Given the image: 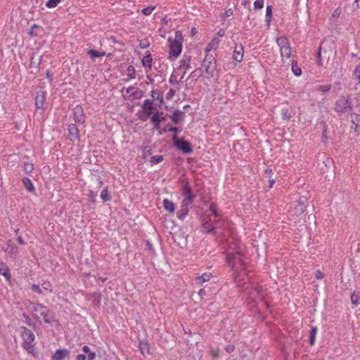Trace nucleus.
<instances>
[{
    "label": "nucleus",
    "instance_id": "nucleus-1",
    "mask_svg": "<svg viewBox=\"0 0 360 360\" xmlns=\"http://www.w3.org/2000/svg\"><path fill=\"white\" fill-rule=\"evenodd\" d=\"M181 191L184 198L181 202V208L177 212V217L179 219H184L188 215L190 205L195 196L192 193L191 188L186 179L182 180Z\"/></svg>",
    "mask_w": 360,
    "mask_h": 360
},
{
    "label": "nucleus",
    "instance_id": "nucleus-2",
    "mask_svg": "<svg viewBox=\"0 0 360 360\" xmlns=\"http://www.w3.org/2000/svg\"><path fill=\"white\" fill-rule=\"evenodd\" d=\"M19 331L23 340L22 347L29 352H31L33 349V342L35 339L34 333L25 327H20Z\"/></svg>",
    "mask_w": 360,
    "mask_h": 360
},
{
    "label": "nucleus",
    "instance_id": "nucleus-3",
    "mask_svg": "<svg viewBox=\"0 0 360 360\" xmlns=\"http://www.w3.org/2000/svg\"><path fill=\"white\" fill-rule=\"evenodd\" d=\"M352 109L351 101L344 96H340L335 103L334 110L338 116H342Z\"/></svg>",
    "mask_w": 360,
    "mask_h": 360
},
{
    "label": "nucleus",
    "instance_id": "nucleus-4",
    "mask_svg": "<svg viewBox=\"0 0 360 360\" xmlns=\"http://www.w3.org/2000/svg\"><path fill=\"white\" fill-rule=\"evenodd\" d=\"M207 77H212L217 68L216 60L211 54H207L202 61Z\"/></svg>",
    "mask_w": 360,
    "mask_h": 360
},
{
    "label": "nucleus",
    "instance_id": "nucleus-5",
    "mask_svg": "<svg viewBox=\"0 0 360 360\" xmlns=\"http://www.w3.org/2000/svg\"><path fill=\"white\" fill-rule=\"evenodd\" d=\"M179 36H181L179 32H176V38ZM168 41L169 42V54L172 55L174 58H176L181 53L182 50V44L181 43L177 40L176 39L172 40L171 38L168 39Z\"/></svg>",
    "mask_w": 360,
    "mask_h": 360
},
{
    "label": "nucleus",
    "instance_id": "nucleus-6",
    "mask_svg": "<svg viewBox=\"0 0 360 360\" xmlns=\"http://www.w3.org/2000/svg\"><path fill=\"white\" fill-rule=\"evenodd\" d=\"M227 262L236 269H243V261L238 252L229 253L226 258Z\"/></svg>",
    "mask_w": 360,
    "mask_h": 360
},
{
    "label": "nucleus",
    "instance_id": "nucleus-7",
    "mask_svg": "<svg viewBox=\"0 0 360 360\" xmlns=\"http://www.w3.org/2000/svg\"><path fill=\"white\" fill-rule=\"evenodd\" d=\"M173 141L174 146L184 153H188L192 151L191 143L184 139H178L174 136Z\"/></svg>",
    "mask_w": 360,
    "mask_h": 360
},
{
    "label": "nucleus",
    "instance_id": "nucleus-8",
    "mask_svg": "<svg viewBox=\"0 0 360 360\" xmlns=\"http://www.w3.org/2000/svg\"><path fill=\"white\" fill-rule=\"evenodd\" d=\"M28 309L33 314L37 319H40V316L44 311H47V307L39 303H30Z\"/></svg>",
    "mask_w": 360,
    "mask_h": 360
},
{
    "label": "nucleus",
    "instance_id": "nucleus-9",
    "mask_svg": "<svg viewBox=\"0 0 360 360\" xmlns=\"http://www.w3.org/2000/svg\"><path fill=\"white\" fill-rule=\"evenodd\" d=\"M142 108L143 110V116L141 119L143 121L146 120V118L152 115L154 109L153 101L150 99H146L142 104Z\"/></svg>",
    "mask_w": 360,
    "mask_h": 360
},
{
    "label": "nucleus",
    "instance_id": "nucleus-10",
    "mask_svg": "<svg viewBox=\"0 0 360 360\" xmlns=\"http://www.w3.org/2000/svg\"><path fill=\"white\" fill-rule=\"evenodd\" d=\"M73 117L75 122L83 124L85 122V115L84 113L83 108L77 105L73 110Z\"/></svg>",
    "mask_w": 360,
    "mask_h": 360
},
{
    "label": "nucleus",
    "instance_id": "nucleus-11",
    "mask_svg": "<svg viewBox=\"0 0 360 360\" xmlns=\"http://www.w3.org/2000/svg\"><path fill=\"white\" fill-rule=\"evenodd\" d=\"M43 319L45 323L51 325L58 326L59 323L57 320H56L54 315L52 312L50 311L49 309H47V311H44V313L40 316L39 319Z\"/></svg>",
    "mask_w": 360,
    "mask_h": 360
},
{
    "label": "nucleus",
    "instance_id": "nucleus-12",
    "mask_svg": "<svg viewBox=\"0 0 360 360\" xmlns=\"http://www.w3.org/2000/svg\"><path fill=\"white\" fill-rule=\"evenodd\" d=\"M46 93L44 91H38L35 97V105L38 109H44Z\"/></svg>",
    "mask_w": 360,
    "mask_h": 360
},
{
    "label": "nucleus",
    "instance_id": "nucleus-13",
    "mask_svg": "<svg viewBox=\"0 0 360 360\" xmlns=\"http://www.w3.org/2000/svg\"><path fill=\"white\" fill-rule=\"evenodd\" d=\"M68 131L69 133V138L72 141H79V129L76 124H71L68 125Z\"/></svg>",
    "mask_w": 360,
    "mask_h": 360
},
{
    "label": "nucleus",
    "instance_id": "nucleus-14",
    "mask_svg": "<svg viewBox=\"0 0 360 360\" xmlns=\"http://www.w3.org/2000/svg\"><path fill=\"white\" fill-rule=\"evenodd\" d=\"M243 53L244 50L242 44H236L233 54V59L237 62H240L243 57Z\"/></svg>",
    "mask_w": 360,
    "mask_h": 360
},
{
    "label": "nucleus",
    "instance_id": "nucleus-15",
    "mask_svg": "<svg viewBox=\"0 0 360 360\" xmlns=\"http://www.w3.org/2000/svg\"><path fill=\"white\" fill-rule=\"evenodd\" d=\"M185 116V112L181 111L179 110H176L174 112L172 115H169V117L172 119V122L177 124L181 123L184 120V117Z\"/></svg>",
    "mask_w": 360,
    "mask_h": 360
},
{
    "label": "nucleus",
    "instance_id": "nucleus-16",
    "mask_svg": "<svg viewBox=\"0 0 360 360\" xmlns=\"http://www.w3.org/2000/svg\"><path fill=\"white\" fill-rule=\"evenodd\" d=\"M0 274L3 276L6 280L11 283V276L8 266L3 262H0Z\"/></svg>",
    "mask_w": 360,
    "mask_h": 360
},
{
    "label": "nucleus",
    "instance_id": "nucleus-17",
    "mask_svg": "<svg viewBox=\"0 0 360 360\" xmlns=\"http://www.w3.org/2000/svg\"><path fill=\"white\" fill-rule=\"evenodd\" d=\"M191 56L184 55L182 59L179 61L180 65L179 69L184 68L186 70L191 69Z\"/></svg>",
    "mask_w": 360,
    "mask_h": 360
},
{
    "label": "nucleus",
    "instance_id": "nucleus-18",
    "mask_svg": "<svg viewBox=\"0 0 360 360\" xmlns=\"http://www.w3.org/2000/svg\"><path fill=\"white\" fill-rule=\"evenodd\" d=\"M69 352L67 349H58L52 356L53 360H63L67 357Z\"/></svg>",
    "mask_w": 360,
    "mask_h": 360
},
{
    "label": "nucleus",
    "instance_id": "nucleus-19",
    "mask_svg": "<svg viewBox=\"0 0 360 360\" xmlns=\"http://www.w3.org/2000/svg\"><path fill=\"white\" fill-rule=\"evenodd\" d=\"M163 207L164 209L169 212V213H174L176 209L175 204L168 199H165L163 200Z\"/></svg>",
    "mask_w": 360,
    "mask_h": 360
},
{
    "label": "nucleus",
    "instance_id": "nucleus-20",
    "mask_svg": "<svg viewBox=\"0 0 360 360\" xmlns=\"http://www.w3.org/2000/svg\"><path fill=\"white\" fill-rule=\"evenodd\" d=\"M151 97L153 100L158 101L159 103L158 105H161L163 103V96L161 92L158 90H153L151 91Z\"/></svg>",
    "mask_w": 360,
    "mask_h": 360
},
{
    "label": "nucleus",
    "instance_id": "nucleus-21",
    "mask_svg": "<svg viewBox=\"0 0 360 360\" xmlns=\"http://www.w3.org/2000/svg\"><path fill=\"white\" fill-rule=\"evenodd\" d=\"M352 122L355 125V131L360 128V115L356 113L351 114Z\"/></svg>",
    "mask_w": 360,
    "mask_h": 360
},
{
    "label": "nucleus",
    "instance_id": "nucleus-22",
    "mask_svg": "<svg viewBox=\"0 0 360 360\" xmlns=\"http://www.w3.org/2000/svg\"><path fill=\"white\" fill-rule=\"evenodd\" d=\"M291 51L292 49L289 45H287L285 46L281 47L280 49L281 55L282 57H285L287 58H289L291 56Z\"/></svg>",
    "mask_w": 360,
    "mask_h": 360
},
{
    "label": "nucleus",
    "instance_id": "nucleus-23",
    "mask_svg": "<svg viewBox=\"0 0 360 360\" xmlns=\"http://www.w3.org/2000/svg\"><path fill=\"white\" fill-rule=\"evenodd\" d=\"M291 69L295 76H300L302 74L301 68L297 65V62L292 60L291 62Z\"/></svg>",
    "mask_w": 360,
    "mask_h": 360
},
{
    "label": "nucleus",
    "instance_id": "nucleus-24",
    "mask_svg": "<svg viewBox=\"0 0 360 360\" xmlns=\"http://www.w3.org/2000/svg\"><path fill=\"white\" fill-rule=\"evenodd\" d=\"M152 56L150 54L146 55L142 58V64L145 67H148L149 68H151V63H152Z\"/></svg>",
    "mask_w": 360,
    "mask_h": 360
},
{
    "label": "nucleus",
    "instance_id": "nucleus-25",
    "mask_svg": "<svg viewBox=\"0 0 360 360\" xmlns=\"http://www.w3.org/2000/svg\"><path fill=\"white\" fill-rule=\"evenodd\" d=\"M211 277L210 274L205 273L201 276L198 277L197 282L198 284L202 285L203 283L209 281Z\"/></svg>",
    "mask_w": 360,
    "mask_h": 360
},
{
    "label": "nucleus",
    "instance_id": "nucleus-26",
    "mask_svg": "<svg viewBox=\"0 0 360 360\" xmlns=\"http://www.w3.org/2000/svg\"><path fill=\"white\" fill-rule=\"evenodd\" d=\"M276 42H277V44L278 46H279V48L281 49V47H283V46H285L287 45H289V41L287 39L286 37H278L277 39H276Z\"/></svg>",
    "mask_w": 360,
    "mask_h": 360
},
{
    "label": "nucleus",
    "instance_id": "nucleus-27",
    "mask_svg": "<svg viewBox=\"0 0 360 360\" xmlns=\"http://www.w3.org/2000/svg\"><path fill=\"white\" fill-rule=\"evenodd\" d=\"M22 182L27 191H32L34 190V186L30 179L24 178Z\"/></svg>",
    "mask_w": 360,
    "mask_h": 360
},
{
    "label": "nucleus",
    "instance_id": "nucleus-28",
    "mask_svg": "<svg viewBox=\"0 0 360 360\" xmlns=\"http://www.w3.org/2000/svg\"><path fill=\"white\" fill-rule=\"evenodd\" d=\"M272 17V6H267L266 9V22L269 25Z\"/></svg>",
    "mask_w": 360,
    "mask_h": 360
},
{
    "label": "nucleus",
    "instance_id": "nucleus-29",
    "mask_svg": "<svg viewBox=\"0 0 360 360\" xmlns=\"http://www.w3.org/2000/svg\"><path fill=\"white\" fill-rule=\"evenodd\" d=\"M317 333V328L316 327H314L311 328L310 332V338H309V342L311 345H313L316 340V335Z\"/></svg>",
    "mask_w": 360,
    "mask_h": 360
},
{
    "label": "nucleus",
    "instance_id": "nucleus-30",
    "mask_svg": "<svg viewBox=\"0 0 360 360\" xmlns=\"http://www.w3.org/2000/svg\"><path fill=\"white\" fill-rule=\"evenodd\" d=\"M61 1L62 0H49L46 3V6L49 8H56Z\"/></svg>",
    "mask_w": 360,
    "mask_h": 360
},
{
    "label": "nucleus",
    "instance_id": "nucleus-31",
    "mask_svg": "<svg viewBox=\"0 0 360 360\" xmlns=\"http://www.w3.org/2000/svg\"><path fill=\"white\" fill-rule=\"evenodd\" d=\"M140 349L143 355L149 354V346L146 342H141Z\"/></svg>",
    "mask_w": 360,
    "mask_h": 360
},
{
    "label": "nucleus",
    "instance_id": "nucleus-32",
    "mask_svg": "<svg viewBox=\"0 0 360 360\" xmlns=\"http://www.w3.org/2000/svg\"><path fill=\"white\" fill-rule=\"evenodd\" d=\"M163 115V112H157L155 113H154L152 117H151V122L153 123L154 122H161V120H160V115Z\"/></svg>",
    "mask_w": 360,
    "mask_h": 360
},
{
    "label": "nucleus",
    "instance_id": "nucleus-33",
    "mask_svg": "<svg viewBox=\"0 0 360 360\" xmlns=\"http://www.w3.org/2000/svg\"><path fill=\"white\" fill-rule=\"evenodd\" d=\"M100 197L104 202L110 200V196L107 188H105L101 191Z\"/></svg>",
    "mask_w": 360,
    "mask_h": 360
},
{
    "label": "nucleus",
    "instance_id": "nucleus-34",
    "mask_svg": "<svg viewBox=\"0 0 360 360\" xmlns=\"http://www.w3.org/2000/svg\"><path fill=\"white\" fill-rule=\"evenodd\" d=\"M86 53L91 56L92 60H94L96 58H99V52L96 50L89 49Z\"/></svg>",
    "mask_w": 360,
    "mask_h": 360
},
{
    "label": "nucleus",
    "instance_id": "nucleus-35",
    "mask_svg": "<svg viewBox=\"0 0 360 360\" xmlns=\"http://www.w3.org/2000/svg\"><path fill=\"white\" fill-rule=\"evenodd\" d=\"M155 8V6H150L142 9L141 12L145 15H149L151 14Z\"/></svg>",
    "mask_w": 360,
    "mask_h": 360
},
{
    "label": "nucleus",
    "instance_id": "nucleus-36",
    "mask_svg": "<svg viewBox=\"0 0 360 360\" xmlns=\"http://www.w3.org/2000/svg\"><path fill=\"white\" fill-rule=\"evenodd\" d=\"M331 84L319 85L317 90L323 93L328 91L331 89Z\"/></svg>",
    "mask_w": 360,
    "mask_h": 360
},
{
    "label": "nucleus",
    "instance_id": "nucleus-37",
    "mask_svg": "<svg viewBox=\"0 0 360 360\" xmlns=\"http://www.w3.org/2000/svg\"><path fill=\"white\" fill-rule=\"evenodd\" d=\"M128 76L130 79L135 78V68L132 65H129L127 70Z\"/></svg>",
    "mask_w": 360,
    "mask_h": 360
},
{
    "label": "nucleus",
    "instance_id": "nucleus-38",
    "mask_svg": "<svg viewBox=\"0 0 360 360\" xmlns=\"http://www.w3.org/2000/svg\"><path fill=\"white\" fill-rule=\"evenodd\" d=\"M282 116L284 120H289L291 117V114L288 108L282 109Z\"/></svg>",
    "mask_w": 360,
    "mask_h": 360
},
{
    "label": "nucleus",
    "instance_id": "nucleus-39",
    "mask_svg": "<svg viewBox=\"0 0 360 360\" xmlns=\"http://www.w3.org/2000/svg\"><path fill=\"white\" fill-rule=\"evenodd\" d=\"M210 212H211L210 217L213 215L214 217H217L219 216V214L218 213L217 210V207L214 205H211L210 207Z\"/></svg>",
    "mask_w": 360,
    "mask_h": 360
},
{
    "label": "nucleus",
    "instance_id": "nucleus-40",
    "mask_svg": "<svg viewBox=\"0 0 360 360\" xmlns=\"http://www.w3.org/2000/svg\"><path fill=\"white\" fill-rule=\"evenodd\" d=\"M351 302L354 305H357L358 304V302H359V296L358 295L354 292L352 295H351Z\"/></svg>",
    "mask_w": 360,
    "mask_h": 360
},
{
    "label": "nucleus",
    "instance_id": "nucleus-41",
    "mask_svg": "<svg viewBox=\"0 0 360 360\" xmlns=\"http://www.w3.org/2000/svg\"><path fill=\"white\" fill-rule=\"evenodd\" d=\"M264 0H256L254 2V7L255 9H260L264 6Z\"/></svg>",
    "mask_w": 360,
    "mask_h": 360
},
{
    "label": "nucleus",
    "instance_id": "nucleus-42",
    "mask_svg": "<svg viewBox=\"0 0 360 360\" xmlns=\"http://www.w3.org/2000/svg\"><path fill=\"white\" fill-rule=\"evenodd\" d=\"M33 168H34V165L32 163L27 162V163L25 164V165H24V171L26 173L31 172L33 170Z\"/></svg>",
    "mask_w": 360,
    "mask_h": 360
},
{
    "label": "nucleus",
    "instance_id": "nucleus-43",
    "mask_svg": "<svg viewBox=\"0 0 360 360\" xmlns=\"http://www.w3.org/2000/svg\"><path fill=\"white\" fill-rule=\"evenodd\" d=\"M354 74L356 79H358L359 84H360V65L356 67Z\"/></svg>",
    "mask_w": 360,
    "mask_h": 360
},
{
    "label": "nucleus",
    "instance_id": "nucleus-44",
    "mask_svg": "<svg viewBox=\"0 0 360 360\" xmlns=\"http://www.w3.org/2000/svg\"><path fill=\"white\" fill-rule=\"evenodd\" d=\"M42 288L45 290L51 291V284L49 281L44 282L42 283Z\"/></svg>",
    "mask_w": 360,
    "mask_h": 360
},
{
    "label": "nucleus",
    "instance_id": "nucleus-45",
    "mask_svg": "<svg viewBox=\"0 0 360 360\" xmlns=\"http://www.w3.org/2000/svg\"><path fill=\"white\" fill-rule=\"evenodd\" d=\"M233 13V11L231 8H229L228 10H226L225 11V13L221 16V18H223L224 20L226 18H228L231 15H232Z\"/></svg>",
    "mask_w": 360,
    "mask_h": 360
},
{
    "label": "nucleus",
    "instance_id": "nucleus-46",
    "mask_svg": "<svg viewBox=\"0 0 360 360\" xmlns=\"http://www.w3.org/2000/svg\"><path fill=\"white\" fill-rule=\"evenodd\" d=\"M181 131V129H179L178 127H170L169 129H168V131L169 132H173L174 134V136H176V134L178 133H179L180 131Z\"/></svg>",
    "mask_w": 360,
    "mask_h": 360
},
{
    "label": "nucleus",
    "instance_id": "nucleus-47",
    "mask_svg": "<svg viewBox=\"0 0 360 360\" xmlns=\"http://www.w3.org/2000/svg\"><path fill=\"white\" fill-rule=\"evenodd\" d=\"M127 93L131 95L135 96L136 94V91H135V87L134 86H129L127 89Z\"/></svg>",
    "mask_w": 360,
    "mask_h": 360
},
{
    "label": "nucleus",
    "instance_id": "nucleus-48",
    "mask_svg": "<svg viewBox=\"0 0 360 360\" xmlns=\"http://www.w3.org/2000/svg\"><path fill=\"white\" fill-rule=\"evenodd\" d=\"M315 277L318 280H321L323 278V274L320 270H317L315 272Z\"/></svg>",
    "mask_w": 360,
    "mask_h": 360
},
{
    "label": "nucleus",
    "instance_id": "nucleus-49",
    "mask_svg": "<svg viewBox=\"0 0 360 360\" xmlns=\"http://www.w3.org/2000/svg\"><path fill=\"white\" fill-rule=\"evenodd\" d=\"M174 94H175V90L170 89L169 92L167 94V96H166L167 99L172 98L173 96H174Z\"/></svg>",
    "mask_w": 360,
    "mask_h": 360
},
{
    "label": "nucleus",
    "instance_id": "nucleus-50",
    "mask_svg": "<svg viewBox=\"0 0 360 360\" xmlns=\"http://www.w3.org/2000/svg\"><path fill=\"white\" fill-rule=\"evenodd\" d=\"M32 290L34 292H37L38 293H41V290L40 288V287L38 285H36V284H33L32 285Z\"/></svg>",
    "mask_w": 360,
    "mask_h": 360
},
{
    "label": "nucleus",
    "instance_id": "nucleus-51",
    "mask_svg": "<svg viewBox=\"0 0 360 360\" xmlns=\"http://www.w3.org/2000/svg\"><path fill=\"white\" fill-rule=\"evenodd\" d=\"M139 45L141 49H146L149 46V42L147 40H143Z\"/></svg>",
    "mask_w": 360,
    "mask_h": 360
},
{
    "label": "nucleus",
    "instance_id": "nucleus-52",
    "mask_svg": "<svg viewBox=\"0 0 360 360\" xmlns=\"http://www.w3.org/2000/svg\"><path fill=\"white\" fill-rule=\"evenodd\" d=\"M219 350L218 349H212L211 350V355L213 357H218L219 356Z\"/></svg>",
    "mask_w": 360,
    "mask_h": 360
},
{
    "label": "nucleus",
    "instance_id": "nucleus-53",
    "mask_svg": "<svg viewBox=\"0 0 360 360\" xmlns=\"http://www.w3.org/2000/svg\"><path fill=\"white\" fill-rule=\"evenodd\" d=\"M39 27V25H37V24H34V25H32V26L31 27L30 34L31 35H33V34H34V33L35 30H36V29H38Z\"/></svg>",
    "mask_w": 360,
    "mask_h": 360
},
{
    "label": "nucleus",
    "instance_id": "nucleus-54",
    "mask_svg": "<svg viewBox=\"0 0 360 360\" xmlns=\"http://www.w3.org/2000/svg\"><path fill=\"white\" fill-rule=\"evenodd\" d=\"M41 60V59L39 60ZM40 64V61L37 62V63L34 61V57H32L31 58V62H30V67H38V65Z\"/></svg>",
    "mask_w": 360,
    "mask_h": 360
},
{
    "label": "nucleus",
    "instance_id": "nucleus-55",
    "mask_svg": "<svg viewBox=\"0 0 360 360\" xmlns=\"http://www.w3.org/2000/svg\"><path fill=\"white\" fill-rule=\"evenodd\" d=\"M304 211V205H300L297 208V212L295 214H302Z\"/></svg>",
    "mask_w": 360,
    "mask_h": 360
},
{
    "label": "nucleus",
    "instance_id": "nucleus-56",
    "mask_svg": "<svg viewBox=\"0 0 360 360\" xmlns=\"http://www.w3.org/2000/svg\"><path fill=\"white\" fill-rule=\"evenodd\" d=\"M95 356H96L95 353L90 352L89 353H88L86 358L88 360H93L95 358Z\"/></svg>",
    "mask_w": 360,
    "mask_h": 360
},
{
    "label": "nucleus",
    "instance_id": "nucleus-57",
    "mask_svg": "<svg viewBox=\"0 0 360 360\" xmlns=\"http://www.w3.org/2000/svg\"><path fill=\"white\" fill-rule=\"evenodd\" d=\"M317 60H318V65H321V46L319 48V52L317 53Z\"/></svg>",
    "mask_w": 360,
    "mask_h": 360
},
{
    "label": "nucleus",
    "instance_id": "nucleus-58",
    "mask_svg": "<svg viewBox=\"0 0 360 360\" xmlns=\"http://www.w3.org/2000/svg\"><path fill=\"white\" fill-rule=\"evenodd\" d=\"M86 356L84 354H78L76 356V360H85Z\"/></svg>",
    "mask_w": 360,
    "mask_h": 360
},
{
    "label": "nucleus",
    "instance_id": "nucleus-59",
    "mask_svg": "<svg viewBox=\"0 0 360 360\" xmlns=\"http://www.w3.org/2000/svg\"><path fill=\"white\" fill-rule=\"evenodd\" d=\"M226 350L229 352V353H231L233 351V346L232 345H228L226 347Z\"/></svg>",
    "mask_w": 360,
    "mask_h": 360
},
{
    "label": "nucleus",
    "instance_id": "nucleus-60",
    "mask_svg": "<svg viewBox=\"0 0 360 360\" xmlns=\"http://www.w3.org/2000/svg\"><path fill=\"white\" fill-rule=\"evenodd\" d=\"M153 124H154L155 129H156L158 130L160 129V122H154Z\"/></svg>",
    "mask_w": 360,
    "mask_h": 360
},
{
    "label": "nucleus",
    "instance_id": "nucleus-61",
    "mask_svg": "<svg viewBox=\"0 0 360 360\" xmlns=\"http://www.w3.org/2000/svg\"><path fill=\"white\" fill-rule=\"evenodd\" d=\"M82 350L85 353H87V354L90 352V349H89V347H87V346H84L83 348H82Z\"/></svg>",
    "mask_w": 360,
    "mask_h": 360
},
{
    "label": "nucleus",
    "instance_id": "nucleus-62",
    "mask_svg": "<svg viewBox=\"0 0 360 360\" xmlns=\"http://www.w3.org/2000/svg\"><path fill=\"white\" fill-rule=\"evenodd\" d=\"M168 127H165L164 129H162L160 131V133L162 134V133H165L167 131H168Z\"/></svg>",
    "mask_w": 360,
    "mask_h": 360
},
{
    "label": "nucleus",
    "instance_id": "nucleus-63",
    "mask_svg": "<svg viewBox=\"0 0 360 360\" xmlns=\"http://www.w3.org/2000/svg\"><path fill=\"white\" fill-rule=\"evenodd\" d=\"M168 127H165L164 129H162L160 131V133L162 134V133H165L167 131H168Z\"/></svg>",
    "mask_w": 360,
    "mask_h": 360
},
{
    "label": "nucleus",
    "instance_id": "nucleus-64",
    "mask_svg": "<svg viewBox=\"0 0 360 360\" xmlns=\"http://www.w3.org/2000/svg\"><path fill=\"white\" fill-rule=\"evenodd\" d=\"M18 243L21 245H23L24 244V240H22V238L21 236L18 237Z\"/></svg>",
    "mask_w": 360,
    "mask_h": 360
}]
</instances>
